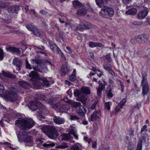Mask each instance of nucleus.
<instances>
[{
  "mask_svg": "<svg viewBox=\"0 0 150 150\" xmlns=\"http://www.w3.org/2000/svg\"><path fill=\"white\" fill-rule=\"evenodd\" d=\"M112 89L110 88H107L105 91L107 96L110 98H112L113 96V95L112 92Z\"/></svg>",
  "mask_w": 150,
  "mask_h": 150,
  "instance_id": "33",
  "label": "nucleus"
},
{
  "mask_svg": "<svg viewBox=\"0 0 150 150\" xmlns=\"http://www.w3.org/2000/svg\"><path fill=\"white\" fill-rule=\"evenodd\" d=\"M26 26L28 30L32 31V32L34 31V30L35 28L33 27L32 25H26Z\"/></svg>",
  "mask_w": 150,
  "mask_h": 150,
  "instance_id": "44",
  "label": "nucleus"
},
{
  "mask_svg": "<svg viewBox=\"0 0 150 150\" xmlns=\"http://www.w3.org/2000/svg\"><path fill=\"white\" fill-rule=\"evenodd\" d=\"M109 83L110 85H113L114 84V81L112 79H109Z\"/></svg>",
  "mask_w": 150,
  "mask_h": 150,
  "instance_id": "63",
  "label": "nucleus"
},
{
  "mask_svg": "<svg viewBox=\"0 0 150 150\" xmlns=\"http://www.w3.org/2000/svg\"><path fill=\"white\" fill-rule=\"evenodd\" d=\"M90 93V88L88 87H83L80 89V91L75 90L74 95L75 96H77L79 100L85 103L87 100V98L83 94L86 95L89 94Z\"/></svg>",
  "mask_w": 150,
  "mask_h": 150,
  "instance_id": "4",
  "label": "nucleus"
},
{
  "mask_svg": "<svg viewBox=\"0 0 150 150\" xmlns=\"http://www.w3.org/2000/svg\"><path fill=\"white\" fill-rule=\"evenodd\" d=\"M53 120L55 123L58 125L63 124L65 122L64 119L57 116L54 117Z\"/></svg>",
  "mask_w": 150,
  "mask_h": 150,
  "instance_id": "20",
  "label": "nucleus"
},
{
  "mask_svg": "<svg viewBox=\"0 0 150 150\" xmlns=\"http://www.w3.org/2000/svg\"><path fill=\"white\" fill-rule=\"evenodd\" d=\"M20 10V8L18 6H9L7 8V10L10 13H17L18 11Z\"/></svg>",
  "mask_w": 150,
  "mask_h": 150,
  "instance_id": "14",
  "label": "nucleus"
},
{
  "mask_svg": "<svg viewBox=\"0 0 150 150\" xmlns=\"http://www.w3.org/2000/svg\"><path fill=\"white\" fill-rule=\"evenodd\" d=\"M4 90V87L1 84H0V93L2 92Z\"/></svg>",
  "mask_w": 150,
  "mask_h": 150,
  "instance_id": "56",
  "label": "nucleus"
},
{
  "mask_svg": "<svg viewBox=\"0 0 150 150\" xmlns=\"http://www.w3.org/2000/svg\"><path fill=\"white\" fill-rule=\"evenodd\" d=\"M18 84L22 87L26 88H28L30 86L29 83L25 81H20L18 82Z\"/></svg>",
  "mask_w": 150,
  "mask_h": 150,
  "instance_id": "29",
  "label": "nucleus"
},
{
  "mask_svg": "<svg viewBox=\"0 0 150 150\" xmlns=\"http://www.w3.org/2000/svg\"><path fill=\"white\" fill-rule=\"evenodd\" d=\"M90 26L89 23H84L82 22H80L79 24L76 27L77 30H82L84 29H88Z\"/></svg>",
  "mask_w": 150,
  "mask_h": 150,
  "instance_id": "16",
  "label": "nucleus"
},
{
  "mask_svg": "<svg viewBox=\"0 0 150 150\" xmlns=\"http://www.w3.org/2000/svg\"><path fill=\"white\" fill-rule=\"evenodd\" d=\"M97 104V102H94L91 105V108L92 109V110H94L95 109L96 105Z\"/></svg>",
  "mask_w": 150,
  "mask_h": 150,
  "instance_id": "52",
  "label": "nucleus"
},
{
  "mask_svg": "<svg viewBox=\"0 0 150 150\" xmlns=\"http://www.w3.org/2000/svg\"><path fill=\"white\" fill-rule=\"evenodd\" d=\"M35 141L37 142V143L38 144H41L43 142L40 139H37Z\"/></svg>",
  "mask_w": 150,
  "mask_h": 150,
  "instance_id": "57",
  "label": "nucleus"
},
{
  "mask_svg": "<svg viewBox=\"0 0 150 150\" xmlns=\"http://www.w3.org/2000/svg\"><path fill=\"white\" fill-rule=\"evenodd\" d=\"M100 115V112L98 111H95L94 112L91 116V121L97 120L99 118Z\"/></svg>",
  "mask_w": 150,
  "mask_h": 150,
  "instance_id": "21",
  "label": "nucleus"
},
{
  "mask_svg": "<svg viewBox=\"0 0 150 150\" xmlns=\"http://www.w3.org/2000/svg\"><path fill=\"white\" fill-rule=\"evenodd\" d=\"M74 7L76 8H80L82 6V4L78 0H75L72 2Z\"/></svg>",
  "mask_w": 150,
  "mask_h": 150,
  "instance_id": "30",
  "label": "nucleus"
},
{
  "mask_svg": "<svg viewBox=\"0 0 150 150\" xmlns=\"http://www.w3.org/2000/svg\"><path fill=\"white\" fill-rule=\"evenodd\" d=\"M87 13V11L86 9L84 8H81L78 9L77 10V14L78 16H85Z\"/></svg>",
  "mask_w": 150,
  "mask_h": 150,
  "instance_id": "25",
  "label": "nucleus"
},
{
  "mask_svg": "<svg viewBox=\"0 0 150 150\" xmlns=\"http://www.w3.org/2000/svg\"><path fill=\"white\" fill-rule=\"evenodd\" d=\"M13 63L14 65L16 66L17 70L19 71L21 70V67L22 65V62L21 60H18L17 59H14Z\"/></svg>",
  "mask_w": 150,
  "mask_h": 150,
  "instance_id": "19",
  "label": "nucleus"
},
{
  "mask_svg": "<svg viewBox=\"0 0 150 150\" xmlns=\"http://www.w3.org/2000/svg\"><path fill=\"white\" fill-rule=\"evenodd\" d=\"M71 129L69 131V133L72 134L76 139H78V135L76 132V129L73 126H71Z\"/></svg>",
  "mask_w": 150,
  "mask_h": 150,
  "instance_id": "24",
  "label": "nucleus"
},
{
  "mask_svg": "<svg viewBox=\"0 0 150 150\" xmlns=\"http://www.w3.org/2000/svg\"><path fill=\"white\" fill-rule=\"evenodd\" d=\"M148 12L146 9L140 11L137 14L138 18L141 20L144 18L147 15Z\"/></svg>",
  "mask_w": 150,
  "mask_h": 150,
  "instance_id": "17",
  "label": "nucleus"
},
{
  "mask_svg": "<svg viewBox=\"0 0 150 150\" xmlns=\"http://www.w3.org/2000/svg\"><path fill=\"white\" fill-rule=\"evenodd\" d=\"M137 12V9L135 8H133L127 11L125 13L128 15H134L136 14Z\"/></svg>",
  "mask_w": 150,
  "mask_h": 150,
  "instance_id": "23",
  "label": "nucleus"
},
{
  "mask_svg": "<svg viewBox=\"0 0 150 150\" xmlns=\"http://www.w3.org/2000/svg\"><path fill=\"white\" fill-rule=\"evenodd\" d=\"M34 34L36 36H40V32L38 29L35 28L34 31H32Z\"/></svg>",
  "mask_w": 150,
  "mask_h": 150,
  "instance_id": "42",
  "label": "nucleus"
},
{
  "mask_svg": "<svg viewBox=\"0 0 150 150\" xmlns=\"http://www.w3.org/2000/svg\"><path fill=\"white\" fill-rule=\"evenodd\" d=\"M142 78L143 79L141 83V85L142 86V93L143 95H145L148 93L149 87L146 79L144 76H143Z\"/></svg>",
  "mask_w": 150,
  "mask_h": 150,
  "instance_id": "12",
  "label": "nucleus"
},
{
  "mask_svg": "<svg viewBox=\"0 0 150 150\" xmlns=\"http://www.w3.org/2000/svg\"><path fill=\"white\" fill-rule=\"evenodd\" d=\"M122 108V107L121 106V105H119L118 104L117 107L115 108V110L117 112H118Z\"/></svg>",
  "mask_w": 150,
  "mask_h": 150,
  "instance_id": "54",
  "label": "nucleus"
},
{
  "mask_svg": "<svg viewBox=\"0 0 150 150\" xmlns=\"http://www.w3.org/2000/svg\"><path fill=\"white\" fill-rule=\"evenodd\" d=\"M49 44L50 49L54 53L58 54L61 52V50L54 42L49 41Z\"/></svg>",
  "mask_w": 150,
  "mask_h": 150,
  "instance_id": "13",
  "label": "nucleus"
},
{
  "mask_svg": "<svg viewBox=\"0 0 150 150\" xmlns=\"http://www.w3.org/2000/svg\"><path fill=\"white\" fill-rule=\"evenodd\" d=\"M97 43L94 42H89V46L92 48L96 47Z\"/></svg>",
  "mask_w": 150,
  "mask_h": 150,
  "instance_id": "46",
  "label": "nucleus"
},
{
  "mask_svg": "<svg viewBox=\"0 0 150 150\" xmlns=\"http://www.w3.org/2000/svg\"><path fill=\"white\" fill-rule=\"evenodd\" d=\"M123 3L125 4H127L130 3L132 0H122Z\"/></svg>",
  "mask_w": 150,
  "mask_h": 150,
  "instance_id": "55",
  "label": "nucleus"
},
{
  "mask_svg": "<svg viewBox=\"0 0 150 150\" xmlns=\"http://www.w3.org/2000/svg\"><path fill=\"white\" fill-rule=\"evenodd\" d=\"M7 50L13 52H16L19 54L21 53L19 50L15 47H9L7 48Z\"/></svg>",
  "mask_w": 150,
  "mask_h": 150,
  "instance_id": "28",
  "label": "nucleus"
},
{
  "mask_svg": "<svg viewBox=\"0 0 150 150\" xmlns=\"http://www.w3.org/2000/svg\"><path fill=\"white\" fill-rule=\"evenodd\" d=\"M32 63V67L33 69L43 73H46L47 72L48 69L47 67L43 64L38 62L37 60H33Z\"/></svg>",
  "mask_w": 150,
  "mask_h": 150,
  "instance_id": "6",
  "label": "nucleus"
},
{
  "mask_svg": "<svg viewBox=\"0 0 150 150\" xmlns=\"http://www.w3.org/2000/svg\"><path fill=\"white\" fill-rule=\"evenodd\" d=\"M29 12H30V13L32 14L33 16L35 15L36 12L34 10L30 9V10L29 11Z\"/></svg>",
  "mask_w": 150,
  "mask_h": 150,
  "instance_id": "53",
  "label": "nucleus"
},
{
  "mask_svg": "<svg viewBox=\"0 0 150 150\" xmlns=\"http://www.w3.org/2000/svg\"><path fill=\"white\" fill-rule=\"evenodd\" d=\"M103 66L104 69L108 71L112 69L111 66L109 64H105Z\"/></svg>",
  "mask_w": 150,
  "mask_h": 150,
  "instance_id": "41",
  "label": "nucleus"
},
{
  "mask_svg": "<svg viewBox=\"0 0 150 150\" xmlns=\"http://www.w3.org/2000/svg\"><path fill=\"white\" fill-rule=\"evenodd\" d=\"M6 98L8 100L11 102H13L17 100V95L15 92L10 90L6 95Z\"/></svg>",
  "mask_w": 150,
  "mask_h": 150,
  "instance_id": "11",
  "label": "nucleus"
},
{
  "mask_svg": "<svg viewBox=\"0 0 150 150\" xmlns=\"http://www.w3.org/2000/svg\"><path fill=\"white\" fill-rule=\"evenodd\" d=\"M105 88L102 87V86H99L97 88V94L98 96H100L101 94L102 91Z\"/></svg>",
  "mask_w": 150,
  "mask_h": 150,
  "instance_id": "40",
  "label": "nucleus"
},
{
  "mask_svg": "<svg viewBox=\"0 0 150 150\" xmlns=\"http://www.w3.org/2000/svg\"><path fill=\"white\" fill-rule=\"evenodd\" d=\"M126 102V100L125 98L123 99L119 103V105H121V106L122 107L125 104Z\"/></svg>",
  "mask_w": 150,
  "mask_h": 150,
  "instance_id": "48",
  "label": "nucleus"
},
{
  "mask_svg": "<svg viewBox=\"0 0 150 150\" xmlns=\"http://www.w3.org/2000/svg\"><path fill=\"white\" fill-rule=\"evenodd\" d=\"M29 76L31 77L30 80L32 81L35 89H40L42 84L46 87L50 85L49 81L46 78L40 77L37 73L35 71H31Z\"/></svg>",
  "mask_w": 150,
  "mask_h": 150,
  "instance_id": "1",
  "label": "nucleus"
},
{
  "mask_svg": "<svg viewBox=\"0 0 150 150\" xmlns=\"http://www.w3.org/2000/svg\"><path fill=\"white\" fill-rule=\"evenodd\" d=\"M28 106L29 108L33 111L36 110L38 108H41L45 110H46V107L42 103L37 100L30 102L28 104Z\"/></svg>",
  "mask_w": 150,
  "mask_h": 150,
  "instance_id": "9",
  "label": "nucleus"
},
{
  "mask_svg": "<svg viewBox=\"0 0 150 150\" xmlns=\"http://www.w3.org/2000/svg\"><path fill=\"white\" fill-rule=\"evenodd\" d=\"M112 103L110 102H108L105 103V108L108 110H109L110 109V106L112 105Z\"/></svg>",
  "mask_w": 150,
  "mask_h": 150,
  "instance_id": "39",
  "label": "nucleus"
},
{
  "mask_svg": "<svg viewBox=\"0 0 150 150\" xmlns=\"http://www.w3.org/2000/svg\"><path fill=\"white\" fill-rule=\"evenodd\" d=\"M41 130L43 132L48 135L50 138H52L57 134L56 129L52 126H43Z\"/></svg>",
  "mask_w": 150,
  "mask_h": 150,
  "instance_id": "8",
  "label": "nucleus"
},
{
  "mask_svg": "<svg viewBox=\"0 0 150 150\" xmlns=\"http://www.w3.org/2000/svg\"><path fill=\"white\" fill-rule=\"evenodd\" d=\"M64 101L68 103L69 104L74 105V103H75L76 102L73 100L69 99L67 97H65L64 98Z\"/></svg>",
  "mask_w": 150,
  "mask_h": 150,
  "instance_id": "35",
  "label": "nucleus"
},
{
  "mask_svg": "<svg viewBox=\"0 0 150 150\" xmlns=\"http://www.w3.org/2000/svg\"><path fill=\"white\" fill-rule=\"evenodd\" d=\"M73 106L76 108V112L79 116H83L85 115L87 110L84 107L81 105L80 103L76 102Z\"/></svg>",
  "mask_w": 150,
  "mask_h": 150,
  "instance_id": "10",
  "label": "nucleus"
},
{
  "mask_svg": "<svg viewBox=\"0 0 150 150\" xmlns=\"http://www.w3.org/2000/svg\"><path fill=\"white\" fill-rule=\"evenodd\" d=\"M97 5L99 6H101L105 4L107 2V0H95Z\"/></svg>",
  "mask_w": 150,
  "mask_h": 150,
  "instance_id": "31",
  "label": "nucleus"
},
{
  "mask_svg": "<svg viewBox=\"0 0 150 150\" xmlns=\"http://www.w3.org/2000/svg\"><path fill=\"white\" fill-rule=\"evenodd\" d=\"M142 140L140 139L139 140L136 150H142Z\"/></svg>",
  "mask_w": 150,
  "mask_h": 150,
  "instance_id": "37",
  "label": "nucleus"
},
{
  "mask_svg": "<svg viewBox=\"0 0 150 150\" xmlns=\"http://www.w3.org/2000/svg\"><path fill=\"white\" fill-rule=\"evenodd\" d=\"M42 145L45 148H49L54 146L55 144L53 142L48 141L45 143H44L42 144Z\"/></svg>",
  "mask_w": 150,
  "mask_h": 150,
  "instance_id": "27",
  "label": "nucleus"
},
{
  "mask_svg": "<svg viewBox=\"0 0 150 150\" xmlns=\"http://www.w3.org/2000/svg\"><path fill=\"white\" fill-rule=\"evenodd\" d=\"M22 10L23 12L27 13L29 11V8L28 6H25L23 7Z\"/></svg>",
  "mask_w": 150,
  "mask_h": 150,
  "instance_id": "50",
  "label": "nucleus"
},
{
  "mask_svg": "<svg viewBox=\"0 0 150 150\" xmlns=\"http://www.w3.org/2000/svg\"><path fill=\"white\" fill-rule=\"evenodd\" d=\"M104 46L101 43H97L96 47H101Z\"/></svg>",
  "mask_w": 150,
  "mask_h": 150,
  "instance_id": "61",
  "label": "nucleus"
},
{
  "mask_svg": "<svg viewBox=\"0 0 150 150\" xmlns=\"http://www.w3.org/2000/svg\"><path fill=\"white\" fill-rule=\"evenodd\" d=\"M47 102L48 104L50 105L53 108L58 109L60 112H66L70 108V107L68 105H63L60 102L56 103L55 98L53 102H50L49 100H47Z\"/></svg>",
  "mask_w": 150,
  "mask_h": 150,
  "instance_id": "5",
  "label": "nucleus"
},
{
  "mask_svg": "<svg viewBox=\"0 0 150 150\" xmlns=\"http://www.w3.org/2000/svg\"><path fill=\"white\" fill-rule=\"evenodd\" d=\"M70 119L72 120H76L79 119V118L76 116L71 115L70 116Z\"/></svg>",
  "mask_w": 150,
  "mask_h": 150,
  "instance_id": "49",
  "label": "nucleus"
},
{
  "mask_svg": "<svg viewBox=\"0 0 150 150\" xmlns=\"http://www.w3.org/2000/svg\"><path fill=\"white\" fill-rule=\"evenodd\" d=\"M130 23L132 25H140L142 24L143 23L142 21L139 22L134 21L131 20L130 21Z\"/></svg>",
  "mask_w": 150,
  "mask_h": 150,
  "instance_id": "38",
  "label": "nucleus"
},
{
  "mask_svg": "<svg viewBox=\"0 0 150 150\" xmlns=\"http://www.w3.org/2000/svg\"><path fill=\"white\" fill-rule=\"evenodd\" d=\"M4 76L5 77L12 78L13 79H15L16 78V76L12 74H11L10 72H5L4 71H2V74L0 73V78L3 79V76Z\"/></svg>",
  "mask_w": 150,
  "mask_h": 150,
  "instance_id": "18",
  "label": "nucleus"
},
{
  "mask_svg": "<svg viewBox=\"0 0 150 150\" xmlns=\"http://www.w3.org/2000/svg\"><path fill=\"white\" fill-rule=\"evenodd\" d=\"M84 139L85 141L87 142L88 143H89L91 142V139L88 138L87 137H85L84 138Z\"/></svg>",
  "mask_w": 150,
  "mask_h": 150,
  "instance_id": "60",
  "label": "nucleus"
},
{
  "mask_svg": "<svg viewBox=\"0 0 150 150\" xmlns=\"http://www.w3.org/2000/svg\"><path fill=\"white\" fill-rule=\"evenodd\" d=\"M40 13L41 14L43 15H45L47 14V12L45 11L42 10L40 11Z\"/></svg>",
  "mask_w": 150,
  "mask_h": 150,
  "instance_id": "64",
  "label": "nucleus"
},
{
  "mask_svg": "<svg viewBox=\"0 0 150 150\" xmlns=\"http://www.w3.org/2000/svg\"><path fill=\"white\" fill-rule=\"evenodd\" d=\"M34 122L31 119H19L15 122V125L21 129L25 130L30 128L34 125Z\"/></svg>",
  "mask_w": 150,
  "mask_h": 150,
  "instance_id": "3",
  "label": "nucleus"
},
{
  "mask_svg": "<svg viewBox=\"0 0 150 150\" xmlns=\"http://www.w3.org/2000/svg\"><path fill=\"white\" fill-rule=\"evenodd\" d=\"M4 57V54L3 50L0 48V60H2Z\"/></svg>",
  "mask_w": 150,
  "mask_h": 150,
  "instance_id": "47",
  "label": "nucleus"
},
{
  "mask_svg": "<svg viewBox=\"0 0 150 150\" xmlns=\"http://www.w3.org/2000/svg\"><path fill=\"white\" fill-rule=\"evenodd\" d=\"M137 37H134L131 40V42L132 44L137 43L138 42Z\"/></svg>",
  "mask_w": 150,
  "mask_h": 150,
  "instance_id": "45",
  "label": "nucleus"
},
{
  "mask_svg": "<svg viewBox=\"0 0 150 150\" xmlns=\"http://www.w3.org/2000/svg\"><path fill=\"white\" fill-rule=\"evenodd\" d=\"M147 127V125H144L142 128L141 130V132H144Z\"/></svg>",
  "mask_w": 150,
  "mask_h": 150,
  "instance_id": "62",
  "label": "nucleus"
},
{
  "mask_svg": "<svg viewBox=\"0 0 150 150\" xmlns=\"http://www.w3.org/2000/svg\"><path fill=\"white\" fill-rule=\"evenodd\" d=\"M73 138V136L71 135L69 133L67 134H65L64 135L63 139L64 140H69Z\"/></svg>",
  "mask_w": 150,
  "mask_h": 150,
  "instance_id": "34",
  "label": "nucleus"
},
{
  "mask_svg": "<svg viewBox=\"0 0 150 150\" xmlns=\"http://www.w3.org/2000/svg\"><path fill=\"white\" fill-rule=\"evenodd\" d=\"M149 38L148 35L146 34H142L137 36V38L140 40V42L142 44H144L146 42Z\"/></svg>",
  "mask_w": 150,
  "mask_h": 150,
  "instance_id": "15",
  "label": "nucleus"
},
{
  "mask_svg": "<svg viewBox=\"0 0 150 150\" xmlns=\"http://www.w3.org/2000/svg\"><path fill=\"white\" fill-rule=\"evenodd\" d=\"M100 15L103 18H109L113 16L114 11L113 9L110 7L104 6L100 11Z\"/></svg>",
  "mask_w": 150,
  "mask_h": 150,
  "instance_id": "7",
  "label": "nucleus"
},
{
  "mask_svg": "<svg viewBox=\"0 0 150 150\" xmlns=\"http://www.w3.org/2000/svg\"><path fill=\"white\" fill-rule=\"evenodd\" d=\"M92 147L93 148H95L97 147V142L94 141L92 143Z\"/></svg>",
  "mask_w": 150,
  "mask_h": 150,
  "instance_id": "59",
  "label": "nucleus"
},
{
  "mask_svg": "<svg viewBox=\"0 0 150 150\" xmlns=\"http://www.w3.org/2000/svg\"><path fill=\"white\" fill-rule=\"evenodd\" d=\"M81 145L79 144L76 143L73 145L71 147V150H81L80 149Z\"/></svg>",
  "mask_w": 150,
  "mask_h": 150,
  "instance_id": "32",
  "label": "nucleus"
},
{
  "mask_svg": "<svg viewBox=\"0 0 150 150\" xmlns=\"http://www.w3.org/2000/svg\"><path fill=\"white\" fill-rule=\"evenodd\" d=\"M67 93L69 95L70 97L72 96V94L71 93V90H69L67 91Z\"/></svg>",
  "mask_w": 150,
  "mask_h": 150,
  "instance_id": "58",
  "label": "nucleus"
},
{
  "mask_svg": "<svg viewBox=\"0 0 150 150\" xmlns=\"http://www.w3.org/2000/svg\"><path fill=\"white\" fill-rule=\"evenodd\" d=\"M19 142H24L26 146H32L33 144V138L32 137L28 135L26 132L23 130H20L16 132Z\"/></svg>",
  "mask_w": 150,
  "mask_h": 150,
  "instance_id": "2",
  "label": "nucleus"
},
{
  "mask_svg": "<svg viewBox=\"0 0 150 150\" xmlns=\"http://www.w3.org/2000/svg\"><path fill=\"white\" fill-rule=\"evenodd\" d=\"M76 79V74H71L69 77V80L72 81H75Z\"/></svg>",
  "mask_w": 150,
  "mask_h": 150,
  "instance_id": "43",
  "label": "nucleus"
},
{
  "mask_svg": "<svg viewBox=\"0 0 150 150\" xmlns=\"http://www.w3.org/2000/svg\"><path fill=\"white\" fill-rule=\"evenodd\" d=\"M46 97L45 96L43 95H40L38 97V99L39 100H43L47 102V100H49L50 102H53L55 98L53 97H52L51 99L48 100L46 99Z\"/></svg>",
  "mask_w": 150,
  "mask_h": 150,
  "instance_id": "26",
  "label": "nucleus"
},
{
  "mask_svg": "<svg viewBox=\"0 0 150 150\" xmlns=\"http://www.w3.org/2000/svg\"><path fill=\"white\" fill-rule=\"evenodd\" d=\"M26 66L27 69H32V68L31 67L30 64H29L28 61L27 60H26Z\"/></svg>",
  "mask_w": 150,
  "mask_h": 150,
  "instance_id": "51",
  "label": "nucleus"
},
{
  "mask_svg": "<svg viewBox=\"0 0 150 150\" xmlns=\"http://www.w3.org/2000/svg\"><path fill=\"white\" fill-rule=\"evenodd\" d=\"M68 147L67 143H62L61 144L59 145L56 147L58 149H65Z\"/></svg>",
  "mask_w": 150,
  "mask_h": 150,
  "instance_id": "36",
  "label": "nucleus"
},
{
  "mask_svg": "<svg viewBox=\"0 0 150 150\" xmlns=\"http://www.w3.org/2000/svg\"><path fill=\"white\" fill-rule=\"evenodd\" d=\"M69 69L67 64H65L62 66L61 68V71L62 75L64 76L68 72Z\"/></svg>",
  "mask_w": 150,
  "mask_h": 150,
  "instance_id": "22",
  "label": "nucleus"
}]
</instances>
